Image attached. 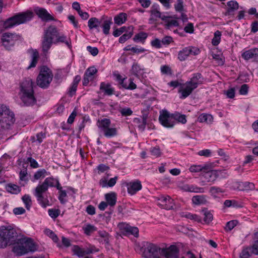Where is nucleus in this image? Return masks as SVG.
Returning <instances> with one entry per match:
<instances>
[{
    "mask_svg": "<svg viewBox=\"0 0 258 258\" xmlns=\"http://www.w3.org/2000/svg\"><path fill=\"white\" fill-rule=\"evenodd\" d=\"M18 233L11 226L0 227V248L8 245H14L13 251L18 256H22L37 250V246L30 238H18Z\"/></svg>",
    "mask_w": 258,
    "mask_h": 258,
    "instance_id": "1",
    "label": "nucleus"
},
{
    "mask_svg": "<svg viewBox=\"0 0 258 258\" xmlns=\"http://www.w3.org/2000/svg\"><path fill=\"white\" fill-rule=\"evenodd\" d=\"M64 43L69 48H71V40L66 35L59 33L57 28L54 25L49 26L44 31L41 39V47L43 53L48 52L53 44Z\"/></svg>",
    "mask_w": 258,
    "mask_h": 258,
    "instance_id": "2",
    "label": "nucleus"
},
{
    "mask_svg": "<svg viewBox=\"0 0 258 258\" xmlns=\"http://www.w3.org/2000/svg\"><path fill=\"white\" fill-rule=\"evenodd\" d=\"M34 85L35 83L30 78H26L20 82L19 95L21 101L26 106H31L36 102L34 96Z\"/></svg>",
    "mask_w": 258,
    "mask_h": 258,
    "instance_id": "3",
    "label": "nucleus"
},
{
    "mask_svg": "<svg viewBox=\"0 0 258 258\" xmlns=\"http://www.w3.org/2000/svg\"><path fill=\"white\" fill-rule=\"evenodd\" d=\"M164 255L166 258H184L179 256L178 250L175 246H171L168 249H161L157 245L149 243L147 245L145 253L150 258H160V254Z\"/></svg>",
    "mask_w": 258,
    "mask_h": 258,
    "instance_id": "4",
    "label": "nucleus"
},
{
    "mask_svg": "<svg viewBox=\"0 0 258 258\" xmlns=\"http://www.w3.org/2000/svg\"><path fill=\"white\" fill-rule=\"evenodd\" d=\"M33 17L34 14L30 11L17 13L4 22V27L6 29H9L15 26L26 23L31 21Z\"/></svg>",
    "mask_w": 258,
    "mask_h": 258,
    "instance_id": "5",
    "label": "nucleus"
},
{
    "mask_svg": "<svg viewBox=\"0 0 258 258\" xmlns=\"http://www.w3.org/2000/svg\"><path fill=\"white\" fill-rule=\"evenodd\" d=\"M15 121V115L5 105H0V128L3 131L10 130Z\"/></svg>",
    "mask_w": 258,
    "mask_h": 258,
    "instance_id": "6",
    "label": "nucleus"
},
{
    "mask_svg": "<svg viewBox=\"0 0 258 258\" xmlns=\"http://www.w3.org/2000/svg\"><path fill=\"white\" fill-rule=\"evenodd\" d=\"M224 170H212L209 166H206L203 172L201 173V183L205 185L208 182H213L218 177H225Z\"/></svg>",
    "mask_w": 258,
    "mask_h": 258,
    "instance_id": "7",
    "label": "nucleus"
},
{
    "mask_svg": "<svg viewBox=\"0 0 258 258\" xmlns=\"http://www.w3.org/2000/svg\"><path fill=\"white\" fill-rule=\"evenodd\" d=\"M53 78L51 71L47 67H41L37 78V84L42 88H47L51 83Z\"/></svg>",
    "mask_w": 258,
    "mask_h": 258,
    "instance_id": "8",
    "label": "nucleus"
},
{
    "mask_svg": "<svg viewBox=\"0 0 258 258\" xmlns=\"http://www.w3.org/2000/svg\"><path fill=\"white\" fill-rule=\"evenodd\" d=\"M19 39V36L15 33H5L2 36V43L5 48L11 49Z\"/></svg>",
    "mask_w": 258,
    "mask_h": 258,
    "instance_id": "9",
    "label": "nucleus"
},
{
    "mask_svg": "<svg viewBox=\"0 0 258 258\" xmlns=\"http://www.w3.org/2000/svg\"><path fill=\"white\" fill-rule=\"evenodd\" d=\"M47 191L36 186L34 190L33 195L36 198L38 203L43 208L50 206V202L47 196L45 195Z\"/></svg>",
    "mask_w": 258,
    "mask_h": 258,
    "instance_id": "10",
    "label": "nucleus"
},
{
    "mask_svg": "<svg viewBox=\"0 0 258 258\" xmlns=\"http://www.w3.org/2000/svg\"><path fill=\"white\" fill-rule=\"evenodd\" d=\"M37 186L46 191L48 190L49 187H56L57 189L62 188L58 179L53 176L46 177L43 182L38 184Z\"/></svg>",
    "mask_w": 258,
    "mask_h": 258,
    "instance_id": "11",
    "label": "nucleus"
},
{
    "mask_svg": "<svg viewBox=\"0 0 258 258\" xmlns=\"http://www.w3.org/2000/svg\"><path fill=\"white\" fill-rule=\"evenodd\" d=\"M72 251L78 257H82L85 255L98 252L99 251V249L93 245H91L89 247H87L86 248H81L78 245H74L72 247Z\"/></svg>",
    "mask_w": 258,
    "mask_h": 258,
    "instance_id": "12",
    "label": "nucleus"
},
{
    "mask_svg": "<svg viewBox=\"0 0 258 258\" xmlns=\"http://www.w3.org/2000/svg\"><path fill=\"white\" fill-rule=\"evenodd\" d=\"M200 51V49L197 47H185L178 52L177 58L181 61H184L190 55H198Z\"/></svg>",
    "mask_w": 258,
    "mask_h": 258,
    "instance_id": "13",
    "label": "nucleus"
},
{
    "mask_svg": "<svg viewBox=\"0 0 258 258\" xmlns=\"http://www.w3.org/2000/svg\"><path fill=\"white\" fill-rule=\"evenodd\" d=\"M159 120L163 126L167 128L173 127L175 124L172 114L169 113L166 110H163L160 114Z\"/></svg>",
    "mask_w": 258,
    "mask_h": 258,
    "instance_id": "14",
    "label": "nucleus"
},
{
    "mask_svg": "<svg viewBox=\"0 0 258 258\" xmlns=\"http://www.w3.org/2000/svg\"><path fill=\"white\" fill-rule=\"evenodd\" d=\"M150 20L156 21L158 19H161L162 20H166L167 18H169L168 16H165L162 14L160 11V7L158 4H153L150 10Z\"/></svg>",
    "mask_w": 258,
    "mask_h": 258,
    "instance_id": "15",
    "label": "nucleus"
},
{
    "mask_svg": "<svg viewBox=\"0 0 258 258\" xmlns=\"http://www.w3.org/2000/svg\"><path fill=\"white\" fill-rule=\"evenodd\" d=\"M111 176L109 173H106L105 175L102 176L99 181V185L102 188L113 187L116 183L118 176H116L108 180V177Z\"/></svg>",
    "mask_w": 258,
    "mask_h": 258,
    "instance_id": "16",
    "label": "nucleus"
},
{
    "mask_svg": "<svg viewBox=\"0 0 258 258\" xmlns=\"http://www.w3.org/2000/svg\"><path fill=\"white\" fill-rule=\"evenodd\" d=\"M34 11L38 17L43 21L48 22L55 20L54 18L43 8L36 7L34 8Z\"/></svg>",
    "mask_w": 258,
    "mask_h": 258,
    "instance_id": "17",
    "label": "nucleus"
},
{
    "mask_svg": "<svg viewBox=\"0 0 258 258\" xmlns=\"http://www.w3.org/2000/svg\"><path fill=\"white\" fill-rule=\"evenodd\" d=\"M97 72V70L94 67L88 68L84 75L83 80V86H87L90 81H93L95 78V75Z\"/></svg>",
    "mask_w": 258,
    "mask_h": 258,
    "instance_id": "18",
    "label": "nucleus"
},
{
    "mask_svg": "<svg viewBox=\"0 0 258 258\" xmlns=\"http://www.w3.org/2000/svg\"><path fill=\"white\" fill-rule=\"evenodd\" d=\"M196 88L193 87L188 82L182 84L178 90V92L181 94L180 98L185 99Z\"/></svg>",
    "mask_w": 258,
    "mask_h": 258,
    "instance_id": "19",
    "label": "nucleus"
},
{
    "mask_svg": "<svg viewBox=\"0 0 258 258\" xmlns=\"http://www.w3.org/2000/svg\"><path fill=\"white\" fill-rule=\"evenodd\" d=\"M159 205L163 209L170 210L174 207V200L168 196H163L159 199Z\"/></svg>",
    "mask_w": 258,
    "mask_h": 258,
    "instance_id": "20",
    "label": "nucleus"
},
{
    "mask_svg": "<svg viewBox=\"0 0 258 258\" xmlns=\"http://www.w3.org/2000/svg\"><path fill=\"white\" fill-rule=\"evenodd\" d=\"M180 189L183 191L191 192L203 193L204 192V188L195 184H185L180 186Z\"/></svg>",
    "mask_w": 258,
    "mask_h": 258,
    "instance_id": "21",
    "label": "nucleus"
},
{
    "mask_svg": "<svg viewBox=\"0 0 258 258\" xmlns=\"http://www.w3.org/2000/svg\"><path fill=\"white\" fill-rule=\"evenodd\" d=\"M241 56L246 60L250 59H257L258 58V48H253L244 51L241 54Z\"/></svg>",
    "mask_w": 258,
    "mask_h": 258,
    "instance_id": "22",
    "label": "nucleus"
},
{
    "mask_svg": "<svg viewBox=\"0 0 258 258\" xmlns=\"http://www.w3.org/2000/svg\"><path fill=\"white\" fill-rule=\"evenodd\" d=\"M112 76L113 79L117 82L122 88L127 89H129V85L124 82L127 79L126 77L121 75L117 71L113 72Z\"/></svg>",
    "mask_w": 258,
    "mask_h": 258,
    "instance_id": "23",
    "label": "nucleus"
},
{
    "mask_svg": "<svg viewBox=\"0 0 258 258\" xmlns=\"http://www.w3.org/2000/svg\"><path fill=\"white\" fill-rule=\"evenodd\" d=\"M100 91L103 93L104 95L111 96L114 92V88L109 83L101 82L100 85Z\"/></svg>",
    "mask_w": 258,
    "mask_h": 258,
    "instance_id": "24",
    "label": "nucleus"
},
{
    "mask_svg": "<svg viewBox=\"0 0 258 258\" xmlns=\"http://www.w3.org/2000/svg\"><path fill=\"white\" fill-rule=\"evenodd\" d=\"M228 7L226 15L228 16L233 15L234 11L238 9L239 4L235 1H231L227 3Z\"/></svg>",
    "mask_w": 258,
    "mask_h": 258,
    "instance_id": "25",
    "label": "nucleus"
},
{
    "mask_svg": "<svg viewBox=\"0 0 258 258\" xmlns=\"http://www.w3.org/2000/svg\"><path fill=\"white\" fill-rule=\"evenodd\" d=\"M142 188L141 181L139 180H134L130 181V195L136 194Z\"/></svg>",
    "mask_w": 258,
    "mask_h": 258,
    "instance_id": "26",
    "label": "nucleus"
},
{
    "mask_svg": "<svg viewBox=\"0 0 258 258\" xmlns=\"http://www.w3.org/2000/svg\"><path fill=\"white\" fill-rule=\"evenodd\" d=\"M5 189L8 192L13 195H18L21 191L20 186L12 183L7 184Z\"/></svg>",
    "mask_w": 258,
    "mask_h": 258,
    "instance_id": "27",
    "label": "nucleus"
},
{
    "mask_svg": "<svg viewBox=\"0 0 258 258\" xmlns=\"http://www.w3.org/2000/svg\"><path fill=\"white\" fill-rule=\"evenodd\" d=\"M187 82L195 88H197L199 85L202 83V75L200 73L194 74L190 81Z\"/></svg>",
    "mask_w": 258,
    "mask_h": 258,
    "instance_id": "28",
    "label": "nucleus"
},
{
    "mask_svg": "<svg viewBox=\"0 0 258 258\" xmlns=\"http://www.w3.org/2000/svg\"><path fill=\"white\" fill-rule=\"evenodd\" d=\"M49 175H50V172H47L45 169H39L35 172L32 181L35 182L36 180L43 179L45 176Z\"/></svg>",
    "mask_w": 258,
    "mask_h": 258,
    "instance_id": "29",
    "label": "nucleus"
},
{
    "mask_svg": "<svg viewBox=\"0 0 258 258\" xmlns=\"http://www.w3.org/2000/svg\"><path fill=\"white\" fill-rule=\"evenodd\" d=\"M39 58V53L36 49L32 50L31 54V60L29 66L27 67V69L29 70L32 68L36 67Z\"/></svg>",
    "mask_w": 258,
    "mask_h": 258,
    "instance_id": "30",
    "label": "nucleus"
},
{
    "mask_svg": "<svg viewBox=\"0 0 258 258\" xmlns=\"http://www.w3.org/2000/svg\"><path fill=\"white\" fill-rule=\"evenodd\" d=\"M192 202L196 205L206 204L207 202V196L203 195L194 196L192 198Z\"/></svg>",
    "mask_w": 258,
    "mask_h": 258,
    "instance_id": "31",
    "label": "nucleus"
},
{
    "mask_svg": "<svg viewBox=\"0 0 258 258\" xmlns=\"http://www.w3.org/2000/svg\"><path fill=\"white\" fill-rule=\"evenodd\" d=\"M198 121L201 123H211L213 121V117L210 114L202 113L199 116Z\"/></svg>",
    "mask_w": 258,
    "mask_h": 258,
    "instance_id": "32",
    "label": "nucleus"
},
{
    "mask_svg": "<svg viewBox=\"0 0 258 258\" xmlns=\"http://www.w3.org/2000/svg\"><path fill=\"white\" fill-rule=\"evenodd\" d=\"M106 203L110 206H114L116 202V195L114 192L107 193L105 195Z\"/></svg>",
    "mask_w": 258,
    "mask_h": 258,
    "instance_id": "33",
    "label": "nucleus"
},
{
    "mask_svg": "<svg viewBox=\"0 0 258 258\" xmlns=\"http://www.w3.org/2000/svg\"><path fill=\"white\" fill-rule=\"evenodd\" d=\"M101 22L96 18H91L88 22V25L90 29H96L98 32L100 31L99 27Z\"/></svg>",
    "mask_w": 258,
    "mask_h": 258,
    "instance_id": "34",
    "label": "nucleus"
},
{
    "mask_svg": "<svg viewBox=\"0 0 258 258\" xmlns=\"http://www.w3.org/2000/svg\"><path fill=\"white\" fill-rule=\"evenodd\" d=\"M118 228L120 234L123 236L129 235V225L125 223H120L118 224Z\"/></svg>",
    "mask_w": 258,
    "mask_h": 258,
    "instance_id": "35",
    "label": "nucleus"
},
{
    "mask_svg": "<svg viewBox=\"0 0 258 258\" xmlns=\"http://www.w3.org/2000/svg\"><path fill=\"white\" fill-rule=\"evenodd\" d=\"M127 19V15L124 13H120L114 18V23L118 25H120L123 24Z\"/></svg>",
    "mask_w": 258,
    "mask_h": 258,
    "instance_id": "36",
    "label": "nucleus"
},
{
    "mask_svg": "<svg viewBox=\"0 0 258 258\" xmlns=\"http://www.w3.org/2000/svg\"><path fill=\"white\" fill-rule=\"evenodd\" d=\"M148 37L147 33L144 32H140L136 34L133 38L134 42L143 43Z\"/></svg>",
    "mask_w": 258,
    "mask_h": 258,
    "instance_id": "37",
    "label": "nucleus"
},
{
    "mask_svg": "<svg viewBox=\"0 0 258 258\" xmlns=\"http://www.w3.org/2000/svg\"><path fill=\"white\" fill-rule=\"evenodd\" d=\"M239 188L241 190H252L254 188V184L252 182H242L239 184Z\"/></svg>",
    "mask_w": 258,
    "mask_h": 258,
    "instance_id": "38",
    "label": "nucleus"
},
{
    "mask_svg": "<svg viewBox=\"0 0 258 258\" xmlns=\"http://www.w3.org/2000/svg\"><path fill=\"white\" fill-rule=\"evenodd\" d=\"M98 122L99 123L98 127L102 132L109 127L111 124L110 120L108 118H103L101 120H98Z\"/></svg>",
    "mask_w": 258,
    "mask_h": 258,
    "instance_id": "39",
    "label": "nucleus"
},
{
    "mask_svg": "<svg viewBox=\"0 0 258 258\" xmlns=\"http://www.w3.org/2000/svg\"><path fill=\"white\" fill-rule=\"evenodd\" d=\"M172 116L175 122L177 121L182 124H184L186 122V116L184 114H181L178 112H175L174 113H172Z\"/></svg>",
    "mask_w": 258,
    "mask_h": 258,
    "instance_id": "40",
    "label": "nucleus"
},
{
    "mask_svg": "<svg viewBox=\"0 0 258 258\" xmlns=\"http://www.w3.org/2000/svg\"><path fill=\"white\" fill-rule=\"evenodd\" d=\"M22 200L25 206V208L27 210H30L32 202L30 196L25 194L22 197Z\"/></svg>",
    "mask_w": 258,
    "mask_h": 258,
    "instance_id": "41",
    "label": "nucleus"
},
{
    "mask_svg": "<svg viewBox=\"0 0 258 258\" xmlns=\"http://www.w3.org/2000/svg\"><path fill=\"white\" fill-rule=\"evenodd\" d=\"M58 190V199L61 204H64L67 202V192L64 190H62V188L57 189Z\"/></svg>",
    "mask_w": 258,
    "mask_h": 258,
    "instance_id": "42",
    "label": "nucleus"
},
{
    "mask_svg": "<svg viewBox=\"0 0 258 258\" xmlns=\"http://www.w3.org/2000/svg\"><path fill=\"white\" fill-rule=\"evenodd\" d=\"M104 135L108 138L115 136L117 135V130L116 128H110L108 127L103 131Z\"/></svg>",
    "mask_w": 258,
    "mask_h": 258,
    "instance_id": "43",
    "label": "nucleus"
},
{
    "mask_svg": "<svg viewBox=\"0 0 258 258\" xmlns=\"http://www.w3.org/2000/svg\"><path fill=\"white\" fill-rule=\"evenodd\" d=\"M206 165L202 166L201 165H193L189 167V170L190 172L193 173L199 172L200 171L203 172L204 169L206 168Z\"/></svg>",
    "mask_w": 258,
    "mask_h": 258,
    "instance_id": "44",
    "label": "nucleus"
},
{
    "mask_svg": "<svg viewBox=\"0 0 258 258\" xmlns=\"http://www.w3.org/2000/svg\"><path fill=\"white\" fill-rule=\"evenodd\" d=\"M221 32L217 30L214 33V37L212 39V43L214 46L218 45L220 42Z\"/></svg>",
    "mask_w": 258,
    "mask_h": 258,
    "instance_id": "45",
    "label": "nucleus"
},
{
    "mask_svg": "<svg viewBox=\"0 0 258 258\" xmlns=\"http://www.w3.org/2000/svg\"><path fill=\"white\" fill-rule=\"evenodd\" d=\"M130 51H131V52H130V55L139 54L144 53L146 49L142 47L136 46L130 48Z\"/></svg>",
    "mask_w": 258,
    "mask_h": 258,
    "instance_id": "46",
    "label": "nucleus"
},
{
    "mask_svg": "<svg viewBox=\"0 0 258 258\" xmlns=\"http://www.w3.org/2000/svg\"><path fill=\"white\" fill-rule=\"evenodd\" d=\"M110 167L105 164H99L96 168V169L97 170V173L99 174H100L103 173H108V171L109 170Z\"/></svg>",
    "mask_w": 258,
    "mask_h": 258,
    "instance_id": "47",
    "label": "nucleus"
},
{
    "mask_svg": "<svg viewBox=\"0 0 258 258\" xmlns=\"http://www.w3.org/2000/svg\"><path fill=\"white\" fill-rule=\"evenodd\" d=\"M111 23V22L108 20L104 21L102 24L100 23V26L103 28V33L105 35H107L109 33Z\"/></svg>",
    "mask_w": 258,
    "mask_h": 258,
    "instance_id": "48",
    "label": "nucleus"
},
{
    "mask_svg": "<svg viewBox=\"0 0 258 258\" xmlns=\"http://www.w3.org/2000/svg\"><path fill=\"white\" fill-rule=\"evenodd\" d=\"M83 229L85 234L87 235H90L92 232L96 231L97 228L94 225L87 224L83 227Z\"/></svg>",
    "mask_w": 258,
    "mask_h": 258,
    "instance_id": "49",
    "label": "nucleus"
},
{
    "mask_svg": "<svg viewBox=\"0 0 258 258\" xmlns=\"http://www.w3.org/2000/svg\"><path fill=\"white\" fill-rule=\"evenodd\" d=\"M224 205L226 207H240L239 203L235 200H226L224 203Z\"/></svg>",
    "mask_w": 258,
    "mask_h": 258,
    "instance_id": "50",
    "label": "nucleus"
},
{
    "mask_svg": "<svg viewBox=\"0 0 258 258\" xmlns=\"http://www.w3.org/2000/svg\"><path fill=\"white\" fill-rule=\"evenodd\" d=\"M132 72L134 75L138 76L142 74L143 69L137 63H134L132 66Z\"/></svg>",
    "mask_w": 258,
    "mask_h": 258,
    "instance_id": "51",
    "label": "nucleus"
},
{
    "mask_svg": "<svg viewBox=\"0 0 258 258\" xmlns=\"http://www.w3.org/2000/svg\"><path fill=\"white\" fill-rule=\"evenodd\" d=\"M223 192V191L221 188L216 186H212L210 189V192L215 197H218L220 194Z\"/></svg>",
    "mask_w": 258,
    "mask_h": 258,
    "instance_id": "52",
    "label": "nucleus"
},
{
    "mask_svg": "<svg viewBox=\"0 0 258 258\" xmlns=\"http://www.w3.org/2000/svg\"><path fill=\"white\" fill-rule=\"evenodd\" d=\"M49 216L52 219L56 218L60 214V211L56 209H50L48 211Z\"/></svg>",
    "mask_w": 258,
    "mask_h": 258,
    "instance_id": "53",
    "label": "nucleus"
},
{
    "mask_svg": "<svg viewBox=\"0 0 258 258\" xmlns=\"http://www.w3.org/2000/svg\"><path fill=\"white\" fill-rule=\"evenodd\" d=\"M174 8L176 12H182L184 11L183 1L177 0L176 3L174 5Z\"/></svg>",
    "mask_w": 258,
    "mask_h": 258,
    "instance_id": "54",
    "label": "nucleus"
},
{
    "mask_svg": "<svg viewBox=\"0 0 258 258\" xmlns=\"http://www.w3.org/2000/svg\"><path fill=\"white\" fill-rule=\"evenodd\" d=\"M237 223L238 221L237 220H231L228 222L225 227V230L227 231L231 230L236 226Z\"/></svg>",
    "mask_w": 258,
    "mask_h": 258,
    "instance_id": "55",
    "label": "nucleus"
},
{
    "mask_svg": "<svg viewBox=\"0 0 258 258\" xmlns=\"http://www.w3.org/2000/svg\"><path fill=\"white\" fill-rule=\"evenodd\" d=\"M151 155L156 157H159L161 155V151L159 147H151L150 150Z\"/></svg>",
    "mask_w": 258,
    "mask_h": 258,
    "instance_id": "56",
    "label": "nucleus"
},
{
    "mask_svg": "<svg viewBox=\"0 0 258 258\" xmlns=\"http://www.w3.org/2000/svg\"><path fill=\"white\" fill-rule=\"evenodd\" d=\"M45 233L47 235H48L50 238H51L54 242H57L58 240V238L57 235L51 230L50 229H46Z\"/></svg>",
    "mask_w": 258,
    "mask_h": 258,
    "instance_id": "57",
    "label": "nucleus"
},
{
    "mask_svg": "<svg viewBox=\"0 0 258 258\" xmlns=\"http://www.w3.org/2000/svg\"><path fill=\"white\" fill-rule=\"evenodd\" d=\"M19 179L21 181H25V182L28 181L27 171L26 169L20 171L19 173Z\"/></svg>",
    "mask_w": 258,
    "mask_h": 258,
    "instance_id": "58",
    "label": "nucleus"
},
{
    "mask_svg": "<svg viewBox=\"0 0 258 258\" xmlns=\"http://www.w3.org/2000/svg\"><path fill=\"white\" fill-rule=\"evenodd\" d=\"M183 216L185 217V218H186L187 219L194 220H195L196 221H198V222L201 221V218L197 215L192 214H191L189 213L185 214V215H183Z\"/></svg>",
    "mask_w": 258,
    "mask_h": 258,
    "instance_id": "59",
    "label": "nucleus"
},
{
    "mask_svg": "<svg viewBox=\"0 0 258 258\" xmlns=\"http://www.w3.org/2000/svg\"><path fill=\"white\" fill-rule=\"evenodd\" d=\"M204 216H205L204 218V221L207 223H210L213 220V215L209 211H205Z\"/></svg>",
    "mask_w": 258,
    "mask_h": 258,
    "instance_id": "60",
    "label": "nucleus"
},
{
    "mask_svg": "<svg viewBox=\"0 0 258 258\" xmlns=\"http://www.w3.org/2000/svg\"><path fill=\"white\" fill-rule=\"evenodd\" d=\"M87 50L93 56H96L99 52L98 49L96 47H92L88 46L87 47Z\"/></svg>",
    "mask_w": 258,
    "mask_h": 258,
    "instance_id": "61",
    "label": "nucleus"
},
{
    "mask_svg": "<svg viewBox=\"0 0 258 258\" xmlns=\"http://www.w3.org/2000/svg\"><path fill=\"white\" fill-rule=\"evenodd\" d=\"M151 45L156 48H160L162 46L161 40L158 38H155L151 42Z\"/></svg>",
    "mask_w": 258,
    "mask_h": 258,
    "instance_id": "62",
    "label": "nucleus"
},
{
    "mask_svg": "<svg viewBox=\"0 0 258 258\" xmlns=\"http://www.w3.org/2000/svg\"><path fill=\"white\" fill-rule=\"evenodd\" d=\"M160 70L162 74L170 75L171 74V68L168 66H162Z\"/></svg>",
    "mask_w": 258,
    "mask_h": 258,
    "instance_id": "63",
    "label": "nucleus"
},
{
    "mask_svg": "<svg viewBox=\"0 0 258 258\" xmlns=\"http://www.w3.org/2000/svg\"><path fill=\"white\" fill-rule=\"evenodd\" d=\"M257 239L254 241V244L252 247L251 252L257 255L258 254V235L256 236Z\"/></svg>",
    "mask_w": 258,
    "mask_h": 258,
    "instance_id": "64",
    "label": "nucleus"
}]
</instances>
